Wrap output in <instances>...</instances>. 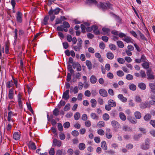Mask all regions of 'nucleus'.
Wrapping results in <instances>:
<instances>
[{"mask_svg":"<svg viewBox=\"0 0 155 155\" xmlns=\"http://www.w3.org/2000/svg\"><path fill=\"white\" fill-rule=\"evenodd\" d=\"M107 57L108 59L111 60L114 58V55L112 52H109L107 54Z\"/></svg>","mask_w":155,"mask_h":155,"instance_id":"nucleus-32","label":"nucleus"},{"mask_svg":"<svg viewBox=\"0 0 155 155\" xmlns=\"http://www.w3.org/2000/svg\"><path fill=\"white\" fill-rule=\"evenodd\" d=\"M16 13L15 18L17 23L18 24H22L23 21V14L21 11V9Z\"/></svg>","mask_w":155,"mask_h":155,"instance_id":"nucleus-1","label":"nucleus"},{"mask_svg":"<svg viewBox=\"0 0 155 155\" xmlns=\"http://www.w3.org/2000/svg\"><path fill=\"white\" fill-rule=\"evenodd\" d=\"M21 134L19 132H15L13 134V138L15 140H18L20 139Z\"/></svg>","mask_w":155,"mask_h":155,"instance_id":"nucleus-11","label":"nucleus"},{"mask_svg":"<svg viewBox=\"0 0 155 155\" xmlns=\"http://www.w3.org/2000/svg\"><path fill=\"white\" fill-rule=\"evenodd\" d=\"M69 90L68 89L63 93L62 98L65 100H67L69 98L70 96L69 95Z\"/></svg>","mask_w":155,"mask_h":155,"instance_id":"nucleus-8","label":"nucleus"},{"mask_svg":"<svg viewBox=\"0 0 155 155\" xmlns=\"http://www.w3.org/2000/svg\"><path fill=\"white\" fill-rule=\"evenodd\" d=\"M146 73L147 76V78L148 80H152L154 79V76L153 75V72L151 68L147 70Z\"/></svg>","mask_w":155,"mask_h":155,"instance_id":"nucleus-4","label":"nucleus"},{"mask_svg":"<svg viewBox=\"0 0 155 155\" xmlns=\"http://www.w3.org/2000/svg\"><path fill=\"white\" fill-rule=\"evenodd\" d=\"M102 30L104 33H102V34L107 35H109V33L110 31V29L108 28L103 27L102 28Z\"/></svg>","mask_w":155,"mask_h":155,"instance_id":"nucleus-18","label":"nucleus"},{"mask_svg":"<svg viewBox=\"0 0 155 155\" xmlns=\"http://www.w3.org/2000/svg\"><path fill=\"white\" fill-rule=\"evenodd\" d=\"M9 42L8 41H7L5 43V53L6 54H8L9 53Z\"/></svg>","mask_w":155,"mask_h":155,"instance_id":"nucleus-17","label":"nucleus"},{"mask_svg":"<svg viewBox=\"0 0 155 155\" xmlns=\"http://www.w3.org/2000/svg\"><path fill=\"white\" fill-rule=\"evenodd\" d=\"M70 108V105L69 103L67 104L64 107V110L65 111H68Z\"/></svg>","mask_w":155,"mask_h":155,"instance_id":"nucleus-47","label":"nucleus"},{"mask_svg":"<svg viewBox=\"0 0 155 155\" xmlns=\"http://www.w3.org/2000/svg\"><path fill=\"white\" fill-rule=\"evenodd\" d=\"M49 153L50 155H54L55 153L54 149L51 147L49 151Z\"/></svg>","mask_w":155,"mask_h":155,"instance_id":"nucleus-54","label":"nucleus"},{"mask_svg":"<svg viewBox=\"0 0 155 155\" xmlns=\"http://www.w3.org/2000/svg\"><path fill=\"white\" fill-rule=\"evenodd\" d=\"M65 104V102L64 101L61 100L58 105V107L60 108L61 106H64Z\"/></svg>","mask_w":155,"mask_h":155,"instance_id":"nucleus-58","label":"nucleus"},{"mask_svg":"<svg viewBox=\"0 0 155 155\" xmlns=\"http://www.w3.org/2000/svg\"><path fill=\"white\" fill-rule=\"evenodd\" d=\"M28 147L29 149L32 150H35L36 149V146L35 145V143L31 141H30L29 142Z\"/></svg>","mask_w":155,"mask_h":155,"instance_id":"nucleus-9","label":"nucleus"},{"mask_svg":"<svg viewBox=\"0 0 155 155\" xmlns=\"http://www.w3.org/2000/svg\"><path fill=\"white\" fill-rule=\"evenodd\" d=\"M127 119L132 124H135L137 123V120H136L134 117L128 116L127 117Z\"/></svg>","mask_w":155,"mask_h":155,"instance_id":"nucleus-12","label":"nucleus"},{"mask_svg":"<svg viewBox=\"0 0 155 155\" xmlns=\"http://www.w3.org/2000/svg\"><path fill=\"white\" fill-rule=\"evenodd\" d=\"M90 80L91 83L94 84L96 83L97 79L96 77L93 75L91 77Z\"/></svg>","mask_w":155,"mask_h":155,"instance_id":"nucleus-19","label":"nucleus"},{"mask_svg":"<svg viewBox=\"0 0 155 155\" xmlns=\"http://www.w3.org/2000/svg\"><path fill=\"white\" fill-rule=\"evenodd\" d=\"M99 47L101 49H104L105 48L104 44L103 42H101L99 44Z\"/></svg>","mask_w":155,"mask_h":155,"instance_id":"nucleus-63","label":"nucleus"},{"mask_svg":"<svg viewBox=\"0 0 155 155\" xmlns=\"http://www.w3.org/2000/svg\"><path fill=\"white\" fill-rule=\"evenodd\" d=\"M63 48L65 49H66L68 48L69 45L68 43L66 41L64 42L63 43Z\"/></svg>","mask_w":155,"mask_h":155,"instance_id":"nucleus-60","label":"nucleus"},{"mask_svg":"<svg viewBox=\"0 0 155 155\" xmlns=\"http://www.w3.org/2000/svg\"><path fill=\"white\" fill-rule=\"evenodd\" d=\"M59 27H61V28H69L70 27V25L68 22L64 21L63 23V25H61Z\"/></svg>","mask_w":155,"mask_h":155,"instance_id":"nucleus-25","label":"nucleus"},{"mask_svg":"<svg viewBox=\"0 0 155 155\" xmlns=\"http://www.w3.org/2000/svg\"><path fill=\"white\" fill-rule=\"evenodd\" d=\"M86 64L89 70H90L92 69V65L90 61L86 60Z\"/></svg>","mask_w":155,"mask_h":155,"instance_id":"nucleus-26","label":"nucleus"},{"mask_svg":"<svg viewBox=\"0 0 155 155\" xmlns=\"http://www.w3.org/2000/svg\"><path fill=\"white\" fill-rule=\"evenodd\" d=\"M112 5L108 2L105 3L100 2L98 6L99 8H102L103 10L106 9L107 8L112 9Z\"/></svg>","mask_w":155,"mask_h":155,"instance_id":"nucleus-3","label":"nucleus"},{"mask_svg":"<svg viewBox=\"0 0 155 155\" xmlns=\"http://www.w3.org/2000/svg\"><path fill=\"white\" fill-rule=\"evenodd\" d=\"M60 138L61 140H64L65 139V136L64 134L61 133L59 135Z\"/></svg>","mask_w":155,"mask_h":155,"instance_id":"nucleus-61","label":"nucleus"},{"mask_svg":"<svg viewBox=\"0 0 155 155\" xmlns=\"http://www.w3.org/2000/svg\"><path fill=\"white\" fill-rule=\"evenodd\" d=\"M91 107L94 108L96 106L97 104V101L96 100L92 99L91 100Z\"/></svg>","mask_w":155,"mask_h":155,"instance_id":"nucleus-35","label":"nucleus"},{"mask_svg":"<svg viewBox=\"0 0 155 155\" xmlns=\"http://www.w3.org/2000/svg\"><path fill=\"white\" fill-rule=\"evenodd\" d=\"M139 35L140 36V39L142 40L146 41H147V39L145 37L144 35L140 31H139Z\"/></svg>","mask_w":155,"mask_h":155,"instance_id":"nucleus-37","label":"nucleus"},{"mask_svg":"<svg viewBox=\"0 0 155 155\" xmlns=\"http://www.w3.org/2000/svg\"><path fill=\"white\" fill-rule=\"evenodd\" d=\"M117 44L118 47L120 48H122L124 47V45L123 43L120 41H117Z\"/></svg>","mask_w":155,"mask_h":155,"instance_id":"nucleus-38","label":"nucleus"},{"mask_svg":"<svg viewBox=\"0 0 155 155\" xmlns=\"http://www.w3.org/2000/svg\"><path fill=\"white\" fill-rule=\"evenodd\" d=\"M105 123L103 121H100L97 124V126L99 128H101L102 127H104Z\"/></svg>","mask_w":155,"mask_h":155,"instance_id":"nucleus-41","label":"nucleus"},{"mask_svg":"<svg viewBox=\"0 0 155 155\" xmlns=\"http://www.w3.org/2000/svg\"><path fill=\"white\" fill-rule=\"evenodd\" d=\"M11 4L12 6V11L13 13H15L16 11L15 9L16 5V1L15 0H11Z\"/></svg>","mask_w":155,"mask_h":155,"instance_id":"nucleus-20","label":"nucleus"},{"mask_svg":"<svg viewBox=\"0 0 155 155\" xmlns=\"http://www.w3.org/2000/svg\"><path fill=\"white\" fill-rule=\"evenodd\" d=\"M142 66L144 68L147 69L149 68L150 64L148 62L145 61L142 64Z\"/></svg>","mask_w":155,"mask_h":155,"instance_id":"nucleus-29","label":"nucleus"},{"mask_svg":"<svg viewBox=\"0 0 155 155\" xmlns=\"http://www.w3.org/2000/svg\"><path fill=\"white\" fill-rule=\"evenodd\" d=\"M16 114H14V112L12 111H9L8 113V121L9 122L11 121V120H12L11 119V117L12 116H14L15 115H16Z\"/></svg>","mask_w":155,"mask_h":155,"instance_id":"nucleus-14","label":"nucleus"},{"mask_svg":"<svg viewBox=\"0 0 155 155\" xmlns=\"http://www.w3.org/2000/svg\"><path fill=\"white\" fill-rule=\"evenodd\" d=\"M70 126V124L69 122H66L63 124L64 127L65 128H68Z\"/></svg>","mask_w":155,"mask_h":155,"instance_id":"nucleus-59","label":"nucleus"},{"mask_svg":"<svg viewBox=\"0 0 155 155\" xmlns=\"http://www.w3.org/2000/svg\"><path fill=\"white\" fill-rule=\"evenodd\" d=\"M12 127V125L10 124H8L7 126H6V130L7 131L8 133H10L11 132V130Z\"/></svg>","mask_w":155,"mask_h":155,"instance_id":"nucleus-50","label":"nucleus"},{"mask_svg":"<svg viewBox=\"0 0 155 155\" xmlns=\"http://www.w3.org/2000/svg\"><path fill=\"white\" fill-rule=\"evenodd\" d=\"M53 115L56 116H58L59 115V110L58 108H55L53 112Z\"/></svg>","mask_w":155,"mask_h":155,"instance_id":"nucleus-40","label":"nucleus"},{"mask_svg":"<svg viewBox=\"0 0 155 155\" xmlns=\"http://www.w3.org/2000/svg\"><path fill=\"white\" fill-rule=\"evenodd\" d=\"M119 117L121 120L124 121L126 119V117L124 114L122 112H120L119 113Z\"/></svg>","mask_w":155,"mask_h":155,"instance_id":"nucleus-27","label":"nucleus"},{"mask_svg":"<svg viewBox=\"0 0 155 155\" xmlns=\"http://www.w3.org/2000/svg\"><path fill=\"white\" fill-rule=\"evenodd\" d=\"M91 117L93 120H98L99 119V117L96 114L94 113H92L91 114Z\"/></svg>","mask_w":155,"mask_h":155,"instance_id":"nucleus-24","label":"nucleus"},{"mask_svg":"<svg viewBox=\"0 0 155 155\" xmlns=\"http://www.w3.org/2000/svg\"><path fill=\"white\" fill-rule=\"evenodd\" d=\"M82 45L77 43V45L73 47L75 51H79L81 49Z\"/></svg>","mask_w":155,"mask_h":155,"instance_id":"nucleus-21","label":"nucleus"},{"mask_svg":"<svg viewBox=\"0 0 155 155\" xmlns=\"http://www.w3.org/2000/svg\"><path fill=\"white\" fill-rule=\"evenodd\" d=\"M117 61L120 63L121 64H124L125 62V61L123 58H118L117 59Z\"/></svg>","mask_w":155,"mask_h":155,"instance_id":"nucleus-55","label":"nucleus"},{"mask_svg":"<svg viewBox=\"0 0 155 155\" xmlns=\"http://www.w3.org/2000/svg\"><path fill=\"white\" fill-rule=\"evenodd\" d=\"M138 87L141 89L144 90L146 88V86L145 84L143 83H140L138 84Z\"/></svg>","mask_w":155,"mask_h":155,"instance_id":"nucleus-23","label":"nucleus"},{"mask_svg":"<svg viewBox=\"0 0 155 155\" xmlns=\"http://www.w3.org/2000/svg\"><path fill=\"white\" fill-rule=\"evenodd\" d=\"M141 134H139L137 135H134V136L133 138L135 140H138V139L142 137Z\"/></svg>","mask_w":155,"mask_h":155,"instance_id":"nucleus-45","label":"nucleus"},{"mask_svg":"<svg viewBox=\"0 0 155 155\" xmlns=\"http://www.w3.org/2000/svg\"><path fill=\"white\" fill-rule=\"evenodd\" d=\"M61 142L58 140L57 139L55 138L53 140L52 145L53 146H57L58 147H59L61 146Z\"/></svg>","mask_w":155,"mask_h":155,"instance_id":"nucleus-6","label":"nucleus"},{"mask_svg":"<svg viewBox=\"0 0 155 155\" xmlns=\"http://www.w3.org/2000/svg\"><path fill=\"white\" fill-rule=\"evenodd\" d=\"M101 147L104 150H106L107 149V146L106 142L105 141H103L101 143Z\"/></svg>","mask_w":155,"mask_h":155,"instance_id":"nucleus-28","label":"nucleus"},{"mask_svg":"<svg viewBox=\"0 0 155 155\" xmlns=\"http://www.w3.org/2000/svg\"><path fill=\"white\" fill-rule=\"evenodd\" d=\"M116 105V103L114 100L110 99L108 101V104L105 105V108L106 110L109 111L111 109L112 107H115Z\"/></svg>","mask_w":155,"mask_h":155,"instance_id":"nucleus-2","label":"nucleus"},{"mask_svg":"<svg viewBox=\"0 0 155 155\" xmlns=\"http://www.w3.org/2000/svg\"><path fill=\"white\" fill-rule=\"evenodd\" d=\"M150 107V104L147 101L142 102L140 105V108L142 109H144L147 107Z\"/></svg>","mask_w":155,"mask_h":155,"instance_id":"nucleus-5","label":"nucleus"},{"mask_svg":"<svg viewBox=\"0 0 155 155\" xmlns=\"http://www.w3.org/2000/svg\"><path fill=\"white\" fill-rule=\"evenodd\" d=\"M123 129L125 131L131 132L132 131V129L127 125L124 126L123 127Z\"/></svg>","mask_w":155,"mask_h":155,"instance_id":"nucleus-31","label":"nucleus"},{"mask_svg":"<svg viewBox=\"0 0 155 155\" xmlns=\"http://www.w3.org/2000/svg\"><path fill=\"white\" fill-rule=\"evenodd\" d=\"M14 88L13 87L10 89L8 92V97L9 99L11 100L14 97Z\"/></svg>","mask_w":155,"mask_h":155,"instance_id":"nucleus-10","label":"nucleus"},{"mask_svg":"<svg viewBox=\"0 0 155 155\" xmlns=\"http://www.w3.org/2000/svg\"><path fill=\"white\" fill-rule=\"evenodd\" d=\"M117 115V111L116 110H112L110 114V115L111 117H115Z\"/></svg>","mask_w":155,"mask_h":155,"instance_id":"nucleus-56","label":"nucleus"},{"mask_svg":"<svg viewBox=\"0 0 155 155\" xmlns=\"http://www.w3.org/2000/svg\"><path fill=\"white\" fill-rule=\"evenodd\" d=\"M140 74L142 78H145L146 77V74L144 71L141 70Z\"/></svg>","mask_w":155,"mask_h":155,"instance_id":"nucleus-51","label":"nucleus"},{"mask_svg":"<svg viewBox=\"0 0 155 155\" xmlns=\"http://www.w3.org/2000/svg\"><path fill=\"white\" fill-rule=\"evenodd\" d=\"M80 117V114L79 112H76L74 115V118L75 120H78Z\"/></svg>","mask_w":155,"mask_h":155,"instance_id":"nucleus-48","label":"nucleus"},{"mask_svg":"<svg viewBox=\"0 0 155 155\" xmlns=\"http://www.w3.org/2000/svg\"><path fill=\"white\" fill-rule=\"evenodd\" d=\"M117 73L118 76L119 77H122L124 75V73L121 71L119 70L117 71Z\"/></svg>","mask_w":155,"mask_h":155,"instance_id":"nucleus-53","label":"nucleus"},{"mask_svg":"<svg viewBox=\"0 0 155 155\" xmlns=\"http://www.w3.org/2000/svg\"><path fill=\"white\" fill-rule=\"evenodd\" d=\"M103 118L104 120L107 121L109 119L110 117L108 114L105 113L103 115Z\"/></svg>","mask_w":155,"mask_h":155,"instance_id":"nucleus-42","label":"nucleus"},{"mask_svg":"<svg viewBox=\"0 0 155 155\" xmlns=\"http://www.w3.org/2000/svg\"><path fill=\"white\" fill-rule=\"evenodd\" d=\"M111 124L113 127L117 128H119L120 125L118 122L116 120L112 121Z\"/></svg>","mask_w":155,"mask_h":155,"instance_id":"nucleus-15","label":"nucleus"},{"mask_svg":"<svg viewBox=\"0 0 155 155\" xmlns=\"http://www.w3.org/2000/svg\"><path fill=\"white\" fill-rule=\"evenodd\" d=\"M126 78L128 80H131L133 79V76L130 74H128L126 75Z\"/></svg>","mask_w":155,"mask_h":155,"instance_id":"nucleus-62","label":"nucleus"},{"mask_svg":"<svg viewBox=\"0 0 155 155\" xmlns=\"http://www.w3.org/2000/svg\"><path fill=\"white\" fill-rule=\"evenodd\" d=\"M97 133L98 134L100 135H103L104 134V132L101 129H100L97 130Z\"/></svg>","mask_w":155,"mask_h":155,"instance_id":"nucleus-52","label":"nucleus"},{"mask_svg":"<svg viewBox=\"0 0 155 155\" xmlns=\"http://www.w3.org/2000/svg\"><path fill=\"white\" fill-rule=\"evenodd\" d=\"M85 145L84 143H80L79 144L78 147L80 150H83L85 148Z\"/></svg>","mask_w":155,"mask_h":155,"instance_id":"nucleus-33","label":"nucleus"},{"mask_svg":"<svg viewBox=\"0 0 155 155\" xmlns=\"http://www.w3.org/2000/svg\"><path fill=\"white\" fill-rule=\"evenodd\" d=\"M14 85L13 82L12 80L7 81L6 83V87L8 88L9 89Z\"/></svg>","mask_w":155,"mask_h":155,"instance_id":"nucleus-22","label":"nucleus"},{"mask_svg":"<svg viewBox=\"0 0 155 155\" xmlns=\"http://www.w3.org/2000/svg\"><path fill=\"white\" fill-rule=\"evenodd\" d=\"M129 88L131 90L134 91L136 89V86L135 84H132L129 86Z\"/></svg>","mask_w":155,"mask_h":155,"instance_id":"nucleus-43","label":"nucleus"},{"mask_svg":"<svg viewBox=\"0 0 155 155\" xmlns=\"http://www.w3.org/2000/svg\"><path fill=\"white\" fill-rule=\"evenodd\" d=\"M58 129L60 131H62L63 130V126L62 124L60 123H58Z\"/></svg>","mask_w":155,"mask_h":155,"instance_id":"nucleus-57","label":"nucleus"},{"mask_svg":"<svg viewBox=\"0 0 155 155\" xmlns=\"http://www.w3.org/2000/svg\"><path fill=\"white\" fill-rule=\"evenodd\" d=\"M134 115L135 117L137 119H140L141 117V114L139 111H137L135 112Z\"/></svg>","mask_w":155,"mask_h":155,"instance_id":"nucleus-30","label":"nucleus"},{"mask_svg":"<svg viewBox=\"0 0 155 155\" xmlns=\"http://www.w3.org/2000/svg\"><path fill=\"white\" fill-rule=\"evenodd\" d=\"M12 78L13 80V82L14 84H15L16 87H18V79L17 78H14L13 76H12Z\"/></svg>","mask_w":155,"mask_h":155,"instance_id":"nucleus-49","label":"nucleus"},{"mask_svg":"<svg viewBox=\"0 0 155 155\" xmlns=\"http://www.w3.org/2000/svg\"><path fill=\"white\" fill-rule=\"evenodd\" d=\"M49 19V16L47 15L45 16L43 20V22H42V23L43 25H46L48 24V20Z\"/></svg>","mask_w":155,"mask_h":155,"instance_id":"nucleus-34","label":"nucleus"},{"mask_svg":"<svg viewBox=\"0 0 155 155\" xmlns=\"http://www.w3.org/2000/svg\"><path fill=\"white\" fill-rule=\"evenodd\" d=\"M123 40L127 43H133L134 40L130 37L126 36L123 39Z\"/></svg>","mask_w":155,"mask_h":155,"instance_id":"nucleus-16","label":"nucleus"},{"mask_svg":"<svg viewBox=\"0 0 155 155\" xmlns=\"http://www.w3.org/2000/svg\"><path fill=\"white\" fill-rule=\"evenodd\" d=\"M149 146L145 143L143 144L141 146V149L143 150H147L149 149Z\"/></svg>","mask_w":155,"mask_h":155,"instance_id":"nucleus-44","label":"nucleus"},{"mask_svg":"<svg viewBox=\"0 0 155 155\" xmlns=\"http://www.w3.org/2000/svg\"><path fill=\"white\" fill-rule=\"evenodd\" d=\"M117 97L123 102L125 103L127 101V98L124 97L122 94H118L117 96Z\"/></svg>","mask_w":155,"mask_h":155,"instance_id":"nucleus-13","label":"nucleus"},{"mask_svg":"<svg viewBox=\"0 0 155 155\" xmlns=\"http://www.w3.org/2000/svg\"><path fill=\"white\" fill-rule=\"evenodd\" d=\"M99 93L101 96L104 97H107L108 95L107 91L104 89H100L99 91Z\"/></svg>","mask_w":155,"mask_h":155,"instance_id":"nucleus-7","label":"nucleus"},{"mask_svg":"<svg viewBox=\"0 0 155 155\" xmlns=\"http://www.w3.org/2000/svg\"><path fill=\"white\" fill-rule=\"evenodd\" d=\"M151 116L149 114H147L145 115L144 117V119L146 121H149L151 118Z\"/></svg>","mask_w":155,"mask_h":155,"instance_id":"nucleus-39","label":"nucleus"},{"mask_svg":"<svg viewBox=\"0 0 155 155\" xmlns=\"http://www.w3.org/2000/svg\"><path fill=\"white\" fill-rule=\"evenodd\" d=\"M109 47L110 49L112 50H115L117 49L116 45L112 44H110L109 45Z\"/></svg>","mask_w":155,"mask_h":155,"instance_id":"nucleus-46","label":"nucleus"},{"mask_svg":"<svg viewBox=\"0 0 155 155\" xmlns=\"http://www.w3.org/2000/svg\"><path fill=\"white\" fill-rule=\"evenodd\" d=\"M67 28H61V27L58 26L57 28V30L59 31H64L65 32H67L68 31Z\"/></svg>","mask_w":155,"mask_h":155,"instance_id":"nucleus-36","label":"nucleus"},{"mask_svg":"<svg viewBox=\"0 0 155 155\" xmlns=\"http://www.w3.org/2000/svg\"><path fill=\"white\" fill-rule=\"evenodd\" d=\"M78 87L77 86H76L74 88L73 92H74V94L77 93L78 92Z\"/></svg>","mask_w":155,"mask_h":155,"instance_id":"nucleus-64","label":"nucleus"}]
</instances>
